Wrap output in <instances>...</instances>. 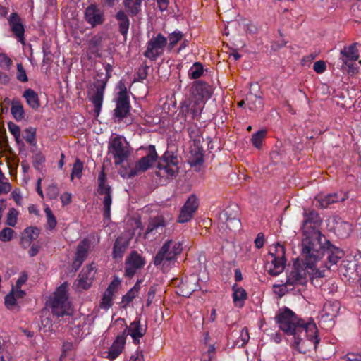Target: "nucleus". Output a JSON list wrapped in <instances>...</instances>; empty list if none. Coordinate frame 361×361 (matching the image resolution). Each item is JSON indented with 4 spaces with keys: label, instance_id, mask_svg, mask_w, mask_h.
Listing matches in <instances>:
<instances>
[{
    "label": "nucleus",
    "instance_id": "774afa93",
    "mask_svg": "<svg viewBox=\"0 0 361 361\" xmlns=\"http://www.w3.org/2000/svg\"><path fill=\"white\" fill-rule=\"evenodd\" d=\"M345 359H346L348 361H361V354L360 353H348L345 356Z\"/></svg>",
    "mask_w": 361,
    "mask_h": 361
},
{
    "label": "nucleus",
    "instance_id": "4c0bfd02",
    "mask_svg": "<svg viewBox=\"0 0 361 361\" xmlns=\"http://www.w3.org/2000/svg\"><path fill=\"white\" fill-rule=\"evenodd\" d=\"M23 233L27 239L24 240L23 238L21 240V244L25 247L26 245H30L32 240L38 238L39 235V229L35 226L27 227L24 230Z\"/></svg>",
    "mask_w": 361,
    "mask_h": 361
},
{
    "label": "nucleus",
    "instance_id": "f257e3e1",
    "mask_svg": "<svg viewBox=\"0 0 361 361\" xmlns=\"http://www.w3.org/2000/svg\"><path fill=\"white\" fill-rule=\"evenodd\" d=\"M324 255H327L325 267L329 269L344 256V252L332 245L319 231H314L311 235H307L302 240L301 255L307 267H313Z\"/></svg>",
    "mask_w": 361,
    "mask_h": 361
},
{
    "label": "nucleus",
    "instance_id": "b1692460",
    "mask_svg": "<svg viewBox=\"0 0 361 361\" xmlns=\"http://www.w3.org/2000/svg\"><path fill=\"white\" fill-rule=\"evenodd\" d=\"M303 216V226L313 228L312 233L310 235H311L314 231H317L315 228L322 223V219L318 212L314 209H304Z\"/></svg>",
    "mask_w": 361,
    "mask_h": 361
},
{
    "label": "nucleus",
    "instance_id": "473e14b6",
    "mask_svg": "<svg viewBox=\"0 0 361 361\" xmlns=\"http://www.w3.org/2000/svg\"><path fill=\"white\" fill-rule=\"evenodd\" d=\"M233 300L235 306L241 307L244 305V302L247 298L246 290L242 287H238L236 284L233 286Z\"/></svg>",
    "mask_w": 361,
    "mask_h": 361
},
{
    "label": "nucleus",
    "instance_id": "a878e982",
    "mask_svg": "<svg viewBox=\"0 0 361 361\" xmlns=\"http://www.w3.org/2000/svg\"><path fill=\"white\" fill-rule=\"evenodd\" d=\"M114 18L118 23V30L124 38H126L130 27V18L126 12L122 9L117 11Z\"/></svg>",
    "mask_w": 361,
    "mask_h": 361
},
{
    "label": "nucleus",
    "instance_id": "603ef678",
    "mask_svg": "<svg viewBox=\"0 0 361 361\" xmlns=\"http://www.w3.org/2000/svg\"><path fill=\"white\" fill-rule=\"evenodd\" d=\"M16 78L18 80L22 82H26L28 81V77L22 63L17 64Z\"/></svg>",
    "mask_w": 361,
    "mask_h": 361
},
{
    "label": "nucleus",
    "instance_id": "680f3d73",
    "mask_svg": "<svg viewBox=\"0 0 361 361\" xmlns=\"http://www.w3.org/2000/svg\"><path fill=\"white\" fill-rule=\"evenodd\" d=\"M102 39V36L99 35L93 36L90 40V47L93 49H97L99 46H101Z\"/></svg>",
    "mask_w": 361,
    "mask_h": 361
},
{
    "label": "nucleus",
    "instance_id": "2eb2a0df",
    "mask_svg": "<svg viewBox=\"0 0 361 361\" xmlns=\"http://www.w3.org/2000/svg\"><path fill=\"white\" fill-rule=\"evenodd\" d=\"M356 46L357 43H353L348 47H344L340 52V59L342 61L341 68H348V73L352 75L356 72V68L354 67L353 63L359 58L358 50Z\"/></svg>",
    "mask_w": 361,
    "mask_h": 361
},
{
    "label": "nucleus",
    "instance_id": "c03bdc74",
    "mask_svg": "<svg viewBox=\"0 0 361 361\" xmlns=\"http://www.w3.org/2000/svg\"><path fill=\"white\" fill-rule=\"evenodd\" d=\"M44 212L46 214L47 224L48 226V228L49 230L54 229L55 227L56 226L57 221H56V219L55 216L54 215L51 209L49 207H47L44 209Z\"/></svg>",
    "mask_w": 361,
    "mask_h": 361
},
{
    "label": "nucleus",
    "instance_id": "5701e85b",
    "mask_svg": "<svg viewBox=\"0 0 361 361\" xmlns=\"http://www.w3.org/2000/svg\"><path fill=\"white\" fill-rule=\"evenodd\" d=\"M191 93L197 100L209 99L213 93V88L208 83L197 80L193 83Z\"/></svg>",
    "mask_w": 361,
    "mask_h": 361
},
{
    "label": "nucleus",
    "instance_id": "58836bf2",
    "mask_svg": "<svg viewBox=\"0 0 361 361\" xmlns=\"http://www.w3.org/2000/svg\"><path fill=\"white\" fill-rule=\"evenodd\" d=\"M184 37V34L179 30H175L173 32L170 33L166 38L167 41V49L169 51H171L175 46L180 42Z\"/></svg>",
    "mask_w": 361,
    "mask_h": 361
},
{
    "label": "nucleus",
    "instance_id": "412c9836",
    "mask_svg": "<svg viewBox=\"0 0 361 361\" xmlns=\"http://www.w3.org/2000/svg\"><path fill=\"white\" fill-rule=\"evenodd\" d=\"M10 30L18 42L25 44V26L20 16L16 12L11 13L7 18Z\"/></svg>",
    "mask_w": 361,
    "mask_h": 361
},
{
    "label": "nucleus",
    "instance_id": "37998d69",
    "mask_svg": "<svg viewBox=\"0 0 361 361\" xmlns=\"http://www.w3.org/2000/svg\"><path fill=\"white\" fill-rule=\"evenodd\" d=\"M113 297L112 293L105 290L100 302V307L104 310L109 309L113 305Z\"/></svg>",
    "mask_w": 361,
    "mask_h": 361
},
{
    "label": "nucleus",
    "instance_id": "49530a36",
    "mask_svg": "<svg viewBox=\"0 0 361 361\" xmlns=\"http://www.w3.org/2000/svg\"><path fill=\"white\" fill-rule=\"evenodd\" d=\"M8 128L10 133L13 135L17 143L20 142V127L12 121L8 123Z\"/></svg>",
    "mask_w": 361,
    "mask_h": 361
},
{
    "label": "nucleus",
    "instance_id": "6e6552de",
    "mask_svg": "<svg viewBox=\"0 0 361 361\" xmlns=\"http://www.w3.org/2000/svg\"><path fill=\"white\" fill-rule=\"evenodd\" d=\"M167 41L168 38L161 32L153 35L146 44L143 56L150 61H156L164 54L165 49L167 48Z\"/></svg>",
    "mask_w": 361,
    "mask_h": 361
},
{
    "label": "nucleus",
    "instance_id": "4468645a",
    "mask_svg": "<svg viewBox=\"0 0 361 361\" xmlns=\"http://www.w3.org/2000/svg\"><path fill=\"white\" fill-rule=\"evenodd\" d=\"M148 153L146 156L142 157L136 164L134 168L131 169L129 172L130 177H134L140 173H143L149 169L153 164L157 161L158 155L156 152L154 145H150L148 148Z\"/></svg>",
    "mask_w": 361,
    "mask_h": 361
},
{
    "label": "nucleus",
    "instance_id": "7c9ffc66",
    "mask_svg": "<svg viewBox=\"0 0 361 361\" xmlns=\"http://www.w3.org/2000/svg\"><path fill=\"white\" fill-rule=\"evenodd\" d=\"M27 105L32 109L37 110L40 106L39 99L37 93L31 88L26 89L23 93Z\"/></svg>",
    "mask_w": 361,
    "mask_h": 361
},
{
    "label": "nucleus",
    "instance_id": "4be33fe9",
    "mask_svg": "<svg viewBox=\"0 0 361 361\" xmlns=\"http://www.w3.org/2000/svg\"><path fill=\"white\" fill-rule=\"evenodd\" d=\"M166 226V220L162 215H157L150 218L147 228L145 233V238H149L150 235L155 236L164 232Z\"/></svg>",
    "mask_w": 361,
    "mask_h": 361
},
{
    "label": "nucleus",
    "instance_id": "cd10ccee",
    "mask_svg": "<svg viewBox=\"0 0 361 361\" xmlns=\"http://www.w3.org/2000/svg\"><path fill=\"white\" fill-rule=\"evenodd\" d=\"M129 246L128 240L122 237H118L116 239L112 251V257L116 261L121 260L127 248Z\"/></svg>",
    "mask_w": 361,
    "mask_h": 361
},
{
    "label": "nucleus",
    "instance_id": "2f4dec72",
    "mask_svg": "<svg viewBox=\"0 0 361 361\" xmlns=\"http://www.w3.org/2000/svg\"><path fill=\"white\" fill-rule=\"evenodd\" d=\"M90 247V240L84 238L78 245L75 257L84 262L87 256Z\"/></svg>",
    "mask_w": 361,
    "mask_h": 361
},
{
    "label": "nucleus",
    "instance_id": "9b49d317",
    "mask_svg": "<svg viewBox=\"0 0 361 361\" xmlns=\"http://www.w3.org/2000/svg\"><path fill=\"white\" fill-rule=\"evenodd\" d=\"M178 157L171 151H166L157 164L159 171L156 172L157 176L161 177L174 176L178 171Z\"/></svg>",
    "mask_w": 361,
    "mask_h": 361
},
{
    "label": "nucleus",
    "instance_id": "052dcab7",
    "mask_svg": "<svg viewBox=\"0 0 361 361\" xmlns=\"http://www.w3.org/2000/svg\"><path fill=\"white\" fill-rule=\"evenodd\" d=\"M326 63L322 60L316 61L313 66L314 71L319 74L323 73L326 71Z\"/></svg>",
    "mask_w": 361,
    "mask_h": 361
},
{
    "label": "nucleus",
    "instance_id": "bf43d9fd",
    "mask_svg": "<svg viewBox=\"0 0 361 361\" xmlns=\"http://www.w3.org/2000/svg\"><path fill=\"white\" fill-rule=\"evenodd\" d=\"M316 264L312 268H308L309 273H307V276L309 275L310 277L322 279L325 276V270H320L318 269H315Z\"/></svg>",
    "mask_w": 361,
    "mask_h": 361
},
{
    "label": "nucleus",
    "instance_id": "338daca9",
    "mask_svg": "<svg viewBox=\"0 0 361 361\" xmlns=\"http://www.w3.org/2000/svg\"><path fill=\"white\" fill-rule=\"evenodd\" d=\"M185 114H190L191 118L195 119L199 115L198 109L195 106L192 108H189L188 106H185Z\"/></svg>",
    "mask_w": 361,
    "mask_h": 361
},
{
    "label": "nucleus",
    "instance_id": "e433bc0d",
    "mask_svg": "<svg viewBox=\"0 0 361 361\" xmlns=\"http://www.w3.org/2000/svg\"><path fill=\"white\" fill-rule=\"evenodd\" d=\"M123 4L132 17L137 16L141 11L142 0H123Z\"/></svg>",
    "mask_w": 361,
    "mask_h": 361
},
{
    "label": "nucleus",
    "instance_id": "de8ad7c7",
    "mask_svg": "<svg viewBox=\"0 0 361 361\" xmlns=\"http://www.w3.org/2000/svg\"><path fill=\"white\" fill-rule=\"evenodd\" d=\"M18 215V212L16 209H10L7 214L6 224L13 227L15 226L17 223Z\"/></svg>",
    "mask_w": 361,
    "mask_h": 361
},
{
    "label": "nucleus",
    "instance_id": "ea45409f",
    "mask_svg": "<svg viewBox=\"0 0 361 361\" xmlns=\"http://www.w3.org/2000/svg\"><path fill=\"white\" fill-rule=\"evenodd\" d=\"M266 135L267 130L264 129L259 130L257 133H254L251 138V142L253 146L259 149L262 147V142L266 137Z\"/></svg>",
    "mask_w": 361,
    "mask_h": 361
},
{
    "label": "nucleus",
    "instance_id": "0e129e2a",
    "mask_svg": "<svg viewBox=\"0 0 361 361\" xmlns=\"http://www.w3.org/2000/svg\"><path fill=\"white\" fill-rule=\"evenodd\" d=\"M264 244V235L262 233H259L255 240V245L257 249H260Z\"/></svg>",
    "mask_w": 361,
    "mask_h": 361
},
{
    "label": "nucleus",
    "instance_id": "e2e57ef3",
    "mask_svg": "<svg viewBox=\"0 0 361 361\" xmlns=\"http://www.w3.org/2000/svg\"><path fill=\"white\" fill-rule=\"evenodd\" d=\"M12 63V61L11 59L4 54H0V66L2 67H5L6 68H9L10 66Z\"/></svg>",
    "mask_w": 361,
    "mask_h": 361
},
{
    "label": "nucleus",
    "instance_id": "393cba45",
    "mask_svg": "<svg viewBox=\"0 0 361 361\" xmlns=\"http://www.w3.org/2000/svg\"><path fill=\"white\" fill-rule=\"evenodd\" d=\"M345 199V195L337 192L321 195L316 197L319 206L322 208H327L329 205L334 203L343 202Z\"/></svg>",
    "mask_w": 361,
    "mask_h": 361
},
{
    "label": "nucleus",
    "instance_id": "3c124183",
    "mask_svg": "<svg viewBox=\"0 0 361 361\" xmlns=\"http://www.w3.org/2000/svg\"><path fill=\"white\" fill-rule=\"evenodd\" d=\"M137 293L134 292V290H129L126 294H125L123 297H122V301H121V304H122V307H126L127 305H129V303H130L133 299L137 296Z\"/></svg>",
    "mask_w": 361,
    "mask_h": 361
},
{
    "label": "nucleus",
    "instance_id": "c9c22d12",
    "mask_svg": "<svg viewBox=\"0 0 361 361\" xmlns=\"http://www.w3.org/2000/svg\"><path fill=\"white\" fill-rule=\"evenodd\" d=\"M191 157L189 159V163L191 166H200L204 161V154L202 148L195 147L190 150Z\"/></svg>",
    "mask_w": 361,
    "mask_h": 361
},
{
    "label": "nucleus",
    "instance_id": "864d4df0",
    "mask_svg": "<svg viewBox=\"0 0 361 361\" xmlns=\"http://www.w3.org/2000/svg\"><path fill=\"white\" fill-rule=\"evenodd\" d=\"M59 188L56 183L49 185L47 188V195L51 200H55L59 196Z\"/></svg>",
    "mask_w": 361,
    "mask_h": 361
},
{
    "label": "nucleus",
    "instance_id": "7ed1b4c3",
    "mask_svg": "<svg viewBox=\"0 0 361 361\" xmlns=\"http://www.w3.org/2000/svg\"><path fill=\"white\" fill-rule=\"evenodd\" d=\"M307 263L301 256V261L298 259L294 261L292 267L287 269L286 271V281L281 285H274V288L279 289V295L280 297L284 295L286 293L293 290L295 287L298 286H305L308 281L307 273L309 270Z\"/></svg>",
    "mask_w": 361,
    "mask_h": 361
},
{
    "label": "nucleus",
    "instance_id": "f03ea898",
    "mask_svg": "<svg viewBox=\"0 0 361 361\" xmlns=\"http://www.w3.org/2000/svg\"><path fill=\"white\" fill-rule=\"evenodd\" d=\"M275 319L281 331L293 336V345L295 348H298L306 337L312 342L314 348L317 349L320 338L318 336L317 327L312 319L310 318L307 322L299 319L293 311L285 307L276 314Z\"/></svg>",
    "mask_w": 361,
    "mask_h": 361
},
{
    "label": "nucleus",
    "instance_id": "1a4fd4ad",
    "mask_svg": "<svg viewBox=\"0 0 361 361\" xmlns=\"http://www.w3.org/2000/svg\"><path fill=\"white\" fill-rule=\"evenodd\" d=\"M97 192L99 195H104V218L110 219L111 218V207L112 204V189L111 187L106 184V176L104 167L98 176V188Z\"/></svg>",
    "mask_w": 361,
    "mask_h": 361
},
{
    "label": "nucleus",
    "instance_id": "c756f323",
    "mask_svg": "<svg viewBox=\"0 0 361 361\" xmlns=\"http://www.w3.org/2000/svg\"><path fill=\"white\" fill-rule=\"evenodd\" d=\"M245 99L247 108L250 111L257 113L263 110V97H255L251 94H246Z\"/></svg>",
    "mask_w": 361,
    "mask_h": 361
},
{
    "label": "nucleus",
    "instance_id": "f3484780",
    "mask_svg": "<svg viewBox=\"0 0 361 361\" xmlns=\"http://www.w3.org/2000/svg\"><path fill=\"white\" fill-rule=\"evenodd\" d=\"M145 264V259L142 256L135 250L132 251L125 261V276L132 278Z\"/></svg>",
    "mask_w": 361,
    "mask_h": 361
},
{
    "label": "nucleus",
    "instance_id": "a18cd8bd",
    "mask_svg": "<svg viewBox=\"0 0 361 361\" xmlns=\"http://www.w3.org/2000/svg\"><path fill=\"white\" fill-rule=\"evenodd\" d=\"M83 169V163L79 159H77L73 164L71 177V179H73L74 177L78 178H80L82 176V172Z\"/></svg>",
    "mask_w": 361,
    "mask_h": 361
},
{
    "label": "nucleus",
    "instance_id": "aec40b11",
    "mask_svg": "<svg viewBox=\"0 0 361 361\" xmlns=\"http://www.w3.org/2000/svg\"><path fill=\"white\" fill-rule=\"evenodd\" d=\"M95 273V266L93 264L84 267L75 282L78 288L81 290L89 289L94 279Z\"/></svg>",
    "mask_w": 361,
    "mask_h": 361
},
{
    "label": "nucleus",
    "instance_id": "8fccbe9b",
    "mask_svg": "<svg viewBox=\"0 0 361 361\" xmlns=\"http://www.w3.org/2000/svg\"><path fill=\"white\" fill-rule=\"evenodd\" d=\"M149 68V67L147 65L139 67L136 72V80L139 82H142L146 79L148 75Z\"/></svg>",
    "mask_w": 361,
    "mask_h": 361
},
{
    "label": "nucleus",
    "instance_id": "09e8293b",
    "mask_svg": "<svg viewBox=\"0 0 361 361\" xmlns=\"http://www.w3.org/2000/svg\"><path fill=\"white\" fill-rule=\"evenodd\" d=\"M14 233L15 231L11 228L6 227L3 228L0 232V240L4 243L11 240Z\"/></svg>",
    "mask_w": 361,
    "mask_h": 361
},
{
    "label": "nucleus",
    "instance_id": "c85d7f7f",
    "mask_svg": "<svg viewBox=\"0 0 361 361\" xmlns=\"http://www.w3.org/2000/svg\"><path fill=\"white\" fill-rule=\"evenodd\" d=\"M334 231L339 238H345L350 235L353 226L350 223L338 219L335 220Z\"/></svg>",
    "mask_w": 361,
    "mask_h": 361
},
{
    "label": "nucleus",
    "instance_id": "69168bd1",
    "mask_svg": "<svg viewBox=\"0 0 361 361\" xmlns=\"http://www.w3.org/2000/svg\"><path fill=\"white\" fill-rule=\"evenodd\" d=\"M28 279L27 274L25 272H23L20 277L18 279L16 283V288H20L21 286L27 281Z\"/></svg>",
    "mask_w": 361,
    "mask_h": 361
},
{
    "label": "nucleus",
    "instance_id": "6e6d98bb",
    "mask_svg": "<svg viewBox=\"0 0 361 361\" xmlns=\"http://www.w3.org/2000/svg\"><path fill=\"white\" fill-rule=\"evenodd\" d=\"M120 285L121 280L118 277H116L109 284L106 290L108 291V293L109 292L110 293H112L114 295V294L118 291Z\"/></svg>",
    "mask_w": 361,
    "mask_h": 361
},
{
    "label": "nucleus",
    "instance_id": "6ab92c4d",
    "mask_svg": "<svg viewBox=\"0 0 361 361\" xmlns=\"http://www.w3.org/2000/svg\"><path fill=\"white\" fill-rule=\"evenodd\" d=\"M199 207L198 199L195 195L188 197L184 205L182 207L178 217V222L185 223L189 221L196 212Z\"/></svg>",
    "mask_w": 361,
    "mask_h": 361
},
{
    "label": "nucleus",
    "instance_id": "bb28decb",
    "mask_svg": "<svg viewBox=\"0 0 361 361\" xmlns=\"http://www.w3.org/2000/svg\"><path fill=\"white\" fill-rule=\"evenodd\" d=\"M126 343V332L118 335L109 349L108 358L114 360L122 353Z\"/></svg>",
    "mask_w": 361,
    "mask_h": 361
},
{
    "label": "nucleus",
    "instance_id": "0eeeda50",
    "mask_svg": "<svg viewBox=\"0 0 361 361\" xmlns=\"http://www.w3.org/2000/svg\"><path fill=\"white\" fill-rule=\"evenodd\" d=\"M268 255L271 256L273 259L271 262L266 263L265 268L269 275L276 276L282 273L285 269L286 262L285 247L277 243L274 251L270 250Z\"/></svg>",
    "mask_w": 361,
    "mask_h": 361
},
{
    "label": "nucleus",
    "instance_id": "13d9d810",
    "mask_svg": "<svg viewBox=\"0 0 361 361\" xmlns=\"http://www.w3.org/2000/svg\"><path fill=\"white\" fill-rule=\"evenodd\" d=\"M5 305L8 309H11L16 304V298L14 295L13 290L5 296Z\"/></svg>",
    "mask_w": 361,
    "mask_h": 361
},
{
    "label": "nucleus",
    "instance_id": "dca6fc26",
    "mask_svg": "<svg viewBox=\"0 0 361 361\" xmlns=\"http://www.w3.org/2000/svg\"><path fill=\"white\" fill-rule=\"evenodd\" d=\"M118 322H121V324L126 326L123 332H126V337L127 335H130L133 339L134 343L137 344L140 343V338H142L147 331V325L145 326L140 324V318L136 317V319L132 322L129 326H127L125 319L123 318H118Z\"/></svg>",
    "mask_w": 361,
    "mask_h": 361
},
{
    "label": "nucleus",
    "instance_id": "39448f33",
    "mask_svg": "<svg viewBox=\"0 0 361 361\" xmlns=\"http://www.w3.org/2000/svg\"><path fill=\"white\" fill-rule=\"evenodd\" d=\"M182 244L179 241L173 240H166L154 258V264L155 266L161 265L164 261H176L178 255L182 252Z\"/></svg>",
    "mask_w": 361,
    "mask_h": 361
},
{
    "label": "nucleus",
    "instance_id": "5fc2aeb1",
    "mask_svg": "<svg viewBox=\"0 0 361 361\" xmlns=\"http://www.w3.org/2000/svg\"><path fill=\"white\" fill-rule=\"evenodd\" d=\"M216 357V348L214 345H209L207 351L203 354L202 361H214Z\"/></svg>",
    "mask_w": 361,
    "mask_h": 361
},
{
    "label": "nucleus",
    "instance_id": "f704fd0d",
    "mask_svg": "<svg viewBox=\"0 0 361 361\" xmlns=\"http://www.w3.org/2000/svg\"><path fill=\"white\" fill-rule=\"evenodd\" d=\"M220 220L225 223L226 227L229 229H231L232 227L237 228L240 224V221L237 216H231L228 209H226L221 213Z\"/></svg>",
    "mask_w": 361,
    "mask_h": 361
},
{
    "label": "nucleus",
    "instance_id": "423d86ee",
    "mask_svg": "<svg viewBox=\"0 0 361 361\" xmlns=\"http://www.w3.org/2000/svg\"><path fill=\"white\" fill-rule=\"evenodd\" d=\"M108 154L113 156L116 165L121 164L130 155L128 143L118 135L111 137L108 144Z\"/></svg>",
    "mask_w": 361,
    "mask_h": 361
},
{
    "label": "nucleus",
    "instance_id": "ddd939ff",
    "mask_svg": "<svg viewBox=\"0 0 361 361\" xmlns=\"http://www.w3.org/2000/svg\"><path fill=\"white\" fill-rule=\"evenodd\" d=\"M130 97L126 87L123 85L118 92L114 116L118 121H122L130 114Z\"/></svg>",
    "mask_w": 361,
    "mask_h": 361
},
{
    "label": "nucleus",
    "instance_id": "20e7f679",
    "mask_svg": "<svg viewBox=\"0 0 361 361\" xmlns=\"http://www.w3.org/2000/svg\"><path fill=\"white\" fill-rule=\"evenodd\" d=\"M68 299V285L67 283H63L56 290L52 298L50 299L49 307L54 316L59 318L73 314V309Z\"/></svg>",
    "mask_w": 361,
    "mask_h": 361
},
{
    "label": "nucleus",
    "instance_id": "a19ab883",
    "mask_svg": "<svg viewBox=\"0 0 361 361\" xmlns=\"http://www.w3.org/2000/svg\"><path fill=\"white\" fill-rule=\"evenodd\" d=\"M23 138L30 145L35 146L37 144L36 128L29 127L25 129Z\"/></svg>",
    "mask_w": 361,
    "mask_h": 361
},
{
    "label": "nucleus",
    "instance_id": "9d476101",
    "mask_svg": "<svg viewBox=\"0 0 361 361\" xmlns=\"http://www.w3.org/2000/svg\"><path fill=\"white\" fill-rule=\"evenodd\" d=\"M106 71V77L103 80H97L94 84V87L96 89V92L90 98V100L92 102L94 105V111L96 114V116H99L104 99V90L106 86V83L108 80L111 77V72L113 71V67L110 63H107L105 66Z\"/></svg>",
    "mask_w": 361,
    "mask_h": 361
},
{
    "label": "nucleus",
    "instance_id": "79ce46f5",
    "mask_svg": "<svg viewBox=\"0 0 361 361\" xmlns=\"http://www.w3.org/2000/svg\"><path fill=\"white\" fill-rule=\"evenodd\" d=\"M204 68L202 63L195 62L188 71V75L192 79H197L203 74Z\"/></svg>",
    "mask_w": 361,
    "mask_h": 361
},
{
    "label": "nucleus",
    "instance_id": "a211bd4d",
    "mask_svg": "<svg viewBox=\"0 0 361 361\" xmlns=\"http://www.w3.org/2000/svg\"><path fill=\"white\" fill-rule=\"evenodd\" d=\"M84 18L92 27L102 25L105 20L104 11L95 3L85 8Z\"/></svg>",
    "mask_w": 361,
    "mask_h": 361
},
{
    "label": "nucleus",
    "instance_id": "f8f14e48",
    "mask_svg": "<svg viewBox=\"0 0 361 361\" xmlns=\"http://www.w3.org/2000/svg\"><path fill=\"white\" fill-rule=\"evenodd\" d=\"M341 305L338 301L326 302L319 314V325L324 329H331L334 325V319L337 317Z\"/></svg>",
    "mask_w": 361,
    "mask_h": 361
},
{
    "label": "nucleus",
    "instance_id": "4d7b16f0",
    "mask_svg": "<svg viewBox=\"0 0 361 361\" xmlns=\"http://www.w3.org/2000/svg\"><path fill=\"white\" fill-rule=\"evenodd\" d=\"M247 94H251L255 97H263L260 86L257 82L250 84V91Z\"/></svg>",
    "mask_w": 361,
    "mask_h": 361
},
{
    "label": "nucleus",
    "instance_id": "72a5a7b5",
    "mask_svg": "<svg viewBox=\"0 0 361 361\" xmlns=\"http://www.w3.org/2000/svg\"><path fill=\"white\" fill-rule=\"evenodd\" d=\"M11 113L17 121H20L25 118V111L22 102L18 99H13L11 103Z\"/></svg>",
    "mask_w": 361,
    "mask_h": 361
}]
</instances>
